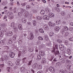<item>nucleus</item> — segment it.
I'll return each mask as SVG.
<instances>
[{
    "label": "nucleus",
    "instance_id": "obj_1",
    "mask_svg": "<svg viewBox=\"0 0 73 73\" xmlns=\"http://www.w3.org/2000/svg\"><path fill=\"white\" fill-rule=\"evenodd\" d=\"M24 16L25 17H26V18L29 17V18L30 19H31L32 18V14H31L29 15V12L26 11L25 13Z\"/></svg>",
    "mask_w": 73,
    "mask_h": 73
},
{
    "label": "nucleus",
    "instance_id": "obj_2",
    "mask_svg": "<svg viewBox=\"0 0 73 73\" xmlns=\"http://www.w3.org/2000/svg\"><path fill=\"white\" fill-rule=\"evenodd\" d=\"M62 33V35L63 37L64 36V37H66V36H68L69 35V33L65 32V30L64 29H62L61 30Z\"/></svg>",
    "mask_w": 73,
    "mask_h": 73
},
{
    "label": "nucleus",
    "instance_id": "obj_3",
    "mask_svg": "<svg viewBox=\"0 0 73 73\" xmlns=\"http://www.w3.org/2000/svg\"><path fill=\"white\" fill-rule=\"evenodd\" d=\"M27 38L29 40H33L34 38V35L32 33H30L29 34L28 33Z\"/></svg>",
    "mask_w": 73,
    "mask_h": 73
},
{
    "label": "nucleus",
    "instance_id": "obj_4",
    "mask_svg": "<svg viewBox=\"0 0 73 73\" xmlns=\"http://www.w3.org/2000/svg\"><path fill=\"white\" fill-rule=\"evenodd\" d=\"M39 65L37 63H35L32 66V67L33 69H36V68H38Z\"/></svg>",
    "mask_w": 73,
    "mask_h": 73
},
{
    "label": "nucleus",
    "instance_id": "obj_5",
    "mask_svg": "<svg viewBox=\"0 0 73 73\" xmlns=\"http://www.w3.org/2000/svg\"><path fill=\"white\" fill-rule=\"evenodd\" d=\"M9 56L11 58H14L15 57V53L13 52H10L9 54Z\"/></svg>",
    "mask_w": 73,
    "mask_h": 73
},
{
    "label": "nucleus",
    "instance_id": "obj_6",
    "mask_svg": "<svg viewBox=\"0 0 73 73\" xmlns=\"http://www.w3.org/2000/svg\"><path fill=\"white\" fill-rule=\"evenodd\" d=\"M48 25L49 26L51 27H54L55 26L56 24L54 23H52L51 22H49L48 23Z\"/></svg>",
    "mask_w": 73,
    "mask_h": 73
},
{
    "label": "nucleus",
    "instance_id": "obj_7",
    "mask_svg": "<svg viewBox=\"0 0 73 73\" xmlns=\"http://www.w3.org/2000/svg\"><path fill=\"white\" fill-rule=\"evenodd\" d=\"M27 4V2L22 3L20 5V7H25V6H26Z\"/></svg>",
    "mask_w": 73,
    "mask_h": 73
},
{
    "label": "nucleus",
    "instance_id": "obj_8",
    "mask_svg": "<svg viewBox=\"0 0 73 73\" xmlns=\"http://www.w3.org/2000/svg\"><path fill=\"white\" fill-rule=\"evenodd\" d=\"M12 35H13V33L11 31L8 32L7 33V35L8 36H12Z\"/></svg>",
    "mask_w": 73,
    "mask_h": 73
},
{
    "label": "nucleus",
    "instance_id": "obj_9",
    "mask_svg": "<svg viewBox=\"0 0 73 73\" xmlns=\"http://www.w3.org/2000/svg\"><path fill=\"white\" fill-rule=\"evenodd\" d=\"M49 69L50 71L51 72H54V71H55V70L54 69V68L53 67H50Z\"/></svg>",
    "mask_w": 73,
    "mask_h": 73
},
{
    "label": "nucleus",
    "instance_id": "obj_10",
    "mask_svg": "<svg viewBox=\"0 0 73 73\" xmlns=\"http://www.w3.org/2000/svg\"><path fill=\"white\" fill-rule=\"evenodd\" d=\"M43 19L48 20L49 19V17L48 16L46 15L43 16Z\"/></svg>",
    "mask_w": 73,
    "mask_h": 73
},
{
    "label": "nucleus",
    "instance_id": "obj_11",
    "mask_svg": "<svg viewBox=\"0 0 73 73\" xmlns=\"http://www.w3.org/2000/svg\"><path fill=\"white\" fill-rule=\"evenodd\" d=\"M20 71L21 72L24 73L25 72V68L23 67H22L20 68Z\"/></svg>",
    "mask_w": 73,
    "mask_h": 73
},
{
    "label": "nucleus",
    "instance_id": "obj_12",
    "mask_svg": "<svg viewBox=\"0 0 73 73\" xmlns=\"http://www.w3.org/2000/svg\"><path fill=\"white\" fill-rule=\"evenodd\" d=\"M48 16L50 18H51V17H54V15L52 13H50L48 14Z\"/></svg>",
    "mask_w": 73,
    "mask_h": 73
},
{
    "label": "nucleus",
    "instance_id": "obj_13",
    "mask_svg": "<svg viewBox=\"0 0 73 73\" xmlns=\"http://www.w3.org/2000/svg\"><path fill=\"white\" fill-rule=\"evenodd\" d=\"M63 28H64L63 29H64L65 31H65H68L69 30V29H68V27L67 26H63Z\"/></svg>",
    "mask_w": 73,
    "mask_h": 73
},
{
    "label": "nucleus",
    "instance_id": "obj_14",
    "mask_svg": "<svg viewBox=\"0 0 73 73\" xmlns=\"http://www.w3.org/2000/svg\"><path fill=\"white\" fill-rule=\"evenodd\" d=\"M37 58L36 59L37 60H40L41 59V56L39 54H38L37 56Z\"/></svg>",
    "mask_w": 73,
    "mask_h": 73
},
{
    "label": "nucleus",
    "instance_id": "obj_15",
    "mask_svg": "<svg viewBox=\"0 0 73 73\" xmlns=\"http://www.w3.org/2000/svg\"><path fill=\"white\" fill-rule=\"evenodd\" d=\"M8 64L9 66H13V64L11 61H8Z\"/></svg>",
    "mask_w": 73,
    "mask_h": 73
},
{
    "label": "nucleus",
    "instance_id": "obj_16",
    "mask_svg": "<svg viewBox=\"0 0 73 73\" xmlns=\"http://www.w3.org/2000/svg\"><path fill=\"white\" fill-rule=\"evenodd\" d=\"M18 28L19 31H21L23 29V28H22V25L21 24H19L18 25Z\"/></svg>",
    "mask_w": 73,
    "mask_h": 73
},
{
    "label": "nucleus",
    "instance_id": "obj_17",
    "mask_svg": "<svg viewBox=\"0 0 73 73\" xmlns=\"http://www.w3.org/2000/svg\"><path fill=\"white\" fill-rule=\"evenodd\" d=\"M41 62L42 64H45L46 63V59H45V58H43L42 59Z\"/></svg>",
    "mask_w": 73,
    "mask_h": 73
},
{
    "label": "nucleus",
    "instance_id": "obj_18",
    "mask_svg": "<svg viewBox=\"0 0 73 73\" xmlns=\"http://www.w3.org/2000/svg\"><path fill=\"white\" fill-rule=\"evenodd\" d=\"M45 12L44 10H41L40 11V13L42 15H44L45 14Z\"/></svg>",
    "mask_w": 73,
    "mask_h": 73
},
{
    "label": "nucleus",
    "instance_id": "obj_19",
    "mask_svg": "<svg viewBox=\"0 0 73 73\" xmlns=\"http://www.w3.org/2000/svg\"><path fill=\"white\" fill-rule=\"evenodd\" d=\"M44 28L45 30H48L49 28H48V26L47 25H45L44 26Z\"/></svg>",
    "mask_w": 73,
    "mask_h": 73
},
{
    "label": "nucleus",
    "instance_id": "obj_20",
    "mask_svg": "<svg viewBox=\"0 0 73 73\" xmlns=\"http://www.w3.org/2000/svg\"><path fill=\"white\" fill-rule=\"evenodd\" d=\"M20 60L18 59L17 60L16 62V64L17 65H19L20 64Z\"/></svg>",
    "mask_w": 73,
    "mask_h": 73
},
{
    "label": "nucleus",
    "instance_id": "obj_21",
    "mask_svg": "<svg viewBox=\"0 0 73 73\" xmlns=\"http://www.w3.org/2000/svg\"><path fill=\"white\" fill-rule=\"evenodd\" d=\"M67 54H68L69 55H70V54L71 52H70V49H68L66 52Z\"/></svg>",
    "mask_w": 73,
    "mask_h": 73
},
{
    "label": "nucleus",
    "instance_id": "obj_22",
    "mask_svg": "<svg viewBox=\"0 0 73 73\" xmlns=\"http://www.w3.org/2000/svg\"><path fill=\"white\" fill-rule=\"evenodd\" d=\"M39 32L40 33H44V30H43L42 29H39Z\"/></svg>",
    "mask_w": 73,
    "mask_h": 73
},
{
    "label": "nucleus",
    "instance_id": "obj_23",
    "mask_svg": "<svg viewBox=\"0 0 73 73\" xmlns=\"http://www.w3.org/2000/svg\"><path fill=\"white\" fill-rule=\"evenodd\" d=\"M54 33H53V32H50V33L49 34V35L50 36H54Z\"/></svg>",
    "mask_w": 73,
    "mask_h": 73
},
{
    "label": "nucleus",
    "instance_id": "obj_24",
    "mask_svg": "<svg viewBox=\"0 0 73 73\" xmlns=\"http://www.w3.org/2000/svg\"><path fill=\"white\" fill-rule=\"evenodd\" d=\"M61 15L63 16H65L66 15V13L64 11H62L61 13Z\"/></svg>",
    "mask_w": 73,
    "mask_h": 73
},
{
    "label": "nucleus",
    "instance_id": "obj_25",
    "mask_svg": "<svg viewBox=\"0 0 73 73\" xmlns=\"http://www.w3.org/2000/svg\"><path fill=\"white\" fill-rule=\"evenodd\" d=\"M22 21L23 23H25L27 21V19L23 18L22 19Z\"/></svg>",
    "mask_w": 73,
    "mask_h": 73
},
{
    "label": "nucleus",
    "instance_id": "obj_26",
    "mask_svg": "<svg viewBox=\"0 0 73 73\" xmlns=\"http://www.w3.org/2000/svg\"><path fill=\"white\" fill-rule=\"evenodd\" d=\"M28 50L30 52H33V49L31 47L29 48Z\"/></svg>",
    "mask_w": 73,
    "mask_h": 73
},
{
    "label": "nucleus",
    "instance_id": "obj_27",
    "mask_svg": "<svg viewBox=\"0 0 73 73\" xmlns=\"http://www.w3.org/2000/svg\"><path fill=\"white\" fill-rule=\"evenodd\" d=\"M23 13H22V12H19L18 13V15L20 17L21 16H22V15H23Z\"/></svg>",
    "mask_w": 73,
    "mask_h": 73
},
{
    "label": "nucleus",
    "instance_id": "obj_28",
    "mask_svg": "<svg viewBox=\"0 0 73 73\" xmlns=\"http://www.w3.org/2000/svg\"><path fill=\"white\" fill-rule=\"evenodd\" d=\"M11 27H12V28H14V27H15V23H11Z\"/></svg>",
    "mask_w": 73,
    "mask_h": 73
},
{
    "label": "nucleus",
    "instance_id": "obj_29",
    "mask_svg": "<svg viewBox=\"0 0 73 73\" xmlns=\"http://www.w3.org/2000/svg\"><path fill=\"white\" fill-rule=\"evenodd\" d=\"M4 40H1L0 45L1 44V45H4Z\"/></svg>",
    "mask_w": 73,
    "mask_h": 73
},
{
    "label": "nucleus",
    "instance_id": "obj_30",
    "mask_svg": "<svg viewBox=\"0 0 73 73\" xmlns=\"http://www.w3.org/2000/svg\"><path fill=\"white\" fill-rule=\"evenodd\" d=\"M60 27H59L58 26H57L55 28V30H56V31H58Z\"/></svg>",
    "mask_w": 73,
    "mask_h": 73
},
{
    "label": "nucleus",
    "instance_id": "obj_31",
    "mask_svg": "<svg viewBox=\"0 0 73 73\" xmlns=\"http://www.w3.org/2000/svg\"><path fill=\"white\" fill-rule=\"evenodd\" d=\"M8 43H9V44H12V39H9Z\"/></svg>",
    "mask_w": 73,
    "mask_h": 73
},
{
    "label": "nucleus",
    "instance_id": "obj_32",
    "mask_svg": "<svg viewBox=\"0 0 73 73\" xmlns=\"http://www.w3.org/2000/svg\"><path fill=\"white\" fill-rule=\"evenodd\" d=\"M60 23H61V21H60V20H59V21H57L56 22V24L57 25L58 24H60Z\"/></svg>",
    "mask_w": 73,
    "mask_h": 73
},
{
    "label": "nucleus",
    "instance_id": "obj_33",
    "mask_svg": "<svg viewBox=\"0 0 73 73\" xmlns=\"http://www.w3.org/2000/svg\"><path fill=\"white\" fill-rule=\"evenodd\" d=\"M18 42L19 43V44H21L22 43V42H23V41L21 39L19 38L18 40Z\"/></svg>",
    "mask_w": 73,
    "mask_h": 73
},
{
    "label": "nucleus",
    "instance_id": "obj_34",
    "mask_svg": "<svg viewBox=\"0 0 73 73\" xmlns=\"http://www.w3.org/2000/svg\"><path fill=\"white\" fill-rule=\"evenodd\" d=\"M20 10L21 11V12H22V13H23V12H25V9H23L22 8H21L20 9Z\"/></svg>",
    "mask_w": 73,
    "mask_h": 73
},
{
    "label": "nucleus",
    "instance_id": "obj_35",
    "mask_svg": "<svg viewBox=\"0 0 73 73\" xmlns=\"http://www.w3.org/2000/svg\"><path fill=\"white\" fill-rule=\"evenodd\" d=\"M33 25L34 26H36V21L34 20L33 21Z\"/></svg>",
    "mask_w": 73,
    "mask_h": 73
},
{
    "label": "nucleus",
    "instance_id": "obj_36",
    "mask_svg": "<svg viewBox=\"0 0 73 73\" xmlns=\"http://www.w3.org/2000/svg\"><path fill=\"white\" fill-rule=\"evenodd\" d=\"M69 30L71 32H73V27H70Z\"/></svg>",
    "mask_w": 73,
    "mask_h": 73
},
{
    "label": "nucleus",
    "instance_id": "obj_37",
    "mask_svg": "<svg viewBox=\"0 0 73 73\" xmlns=\"http://www.w3.org/2000/svg\"><path fill=\"white\" fill-rule=\"evenodd\" d=\"M71 67H72V65H68L67 66V68L68 69H71Z\"/></svg>",
    "mask_w": 73,
    "mask_h": 73
},
{
    "label": "nucleus",
    "instance_id": "obj_38",
    "mask_svg": "<svg viewBox=\"0 0 73 73\" xmlns=\"http://www.w3.org/2000/svg\"><path fill=\"white\" fill-rule=\"evenodd\" d=\"M16 37H17V35H14L13 37V39L14 40H16Z\"/></svg>",
    "mask_w": 73,
    "mask_h": 73
},
{
    "label": "nucleus",
    "instance_id": "obj_39",
    "mask_svg": "<svg viewBox=\"0 0 73 73\" xmlns=\"http://www.w3.org/2000/svg\"><path fill=\"white\" fill-rule=\"evenodd\" d=\"M58 61V59L57 58H54L53 60V61L54 62H56V61Z\"/></svg>",
    "mask_w": 73,
    "mask_h": 73
},
{
    "label": "nucleus",
    "instance_id": "obj_40",
    "mask_svg": "<svg viewBox=\"0 0 73 73\" xmlns=\"http://www.w3.org/2000/svg\"><path fill=\"white\" fill-rule=\"evenodd\" d=\"M59 51L57 50L56 52H54V53L55 54H59Z\"/></svg>",
    "mask_w": 73,
    "mask_h": 73
},
{
    "label": "nucleus",
    "instance_id": "obj_41",
    "mask_svg": "<svg viewBox=\"0 0 73 73\" xmlns=\"http://www.w3.org/2000/svg\"><path fill=\"white\" fill-rule=\"evenodd\" d=\"M60 73H64L65 71L63 70H61L60 71Z\"/></svg>",
    "mask_w": 73,
    "mask_h": 73
},
{
    "label": "nucleus",
    "instance_id": "obj_42",
    "mask_svg": "<svg viewBox=\"0 0 73 73\" xmlns=\"http://www.w3.org/2000/svg\"><path fill=\"white\" fill-rule=\"evenodd\" d=\"M38 39L39 40H43V38H42L41 36H39Z\"/></svg>",
    "mask_w": 73,
    "mask_h": 73
},
{
    "label": "nucleus",
    "instance_id": "obj_43",
    "mask_svg": "<svg viewBox=\"0 0 73 73\" xmlns=\"http://www.w3.org/2000/svg\"><path fill=\"white\" fill-rule=\"evenodd\" d=\"M39 53L40 54H41V55H44V52L42 51L41 52H39Z\"/></svg>",
    "mask_w": 73,
    "mask_h": 73
},
{
    "label": "nucleus",
    "instance_id": "obj_44",
    "mask_svg": "<svg viewBox=\"0 0 73 73\" xmlns=\"http://www.w3.org/2000/svg\"><path fill=\"white\" fill-rule=\"evenodd\" d=\"M12 14V12H9V13H7V15H8V16H11V15Z\"/></svg>",
    "mask_w": 73,
    "mask_h": 73
},
{
    "label": "nucleus",
    "instance_id": "obj_45",
    "mask_svg": "<svg viewBox=\"0 0 73 73\" xmlns=\"http://www.w3.org/2000/svg\"><path fill=\"white\" fill-rule=\"evenodd\" d=\"M64 44L66 45H68L69 44V42L67 41H65L64 42Z\"/></svg>",
    "mask_w": 73,
    "mask_h": 73
},
{
    "label": "nucleus",
    "instance_id": "obj_46",
    "mask_svg": "<svg viewBox=\"0 0 73 73\" xmlns=\"http://www.w3.org/2000/svg\"><path fill=\"white\" fill-rule=\"evenodd\" d=\"M57 42L58 43H60V44H61L62 42V40H61L60 39H58L57 40Z\"/></svg>",
    "mask_w": 73,
    "mask_h": 73
},
{
    "label": "nucleus",
    "instance_id": "obj_47",
    "mask_svg": "<svg viewBox=\"0 0 73 73\" xmlns=\"http://www.w3.org/2000/svg\"><path fill=\"white\" fill-rule=\"evenodd\" d=\"M36 19L39 20H41L42 19L40 17H36Z\"/></svg>",
    "mask_w": 73,
    "mask_h": 73
},
{
    "label": "nucleus",
    "instance_id": "obj_48",
    "mask_svg": "<svg viewBox=\"0 0 73 73\" xmlns=\"http://www.w3.org/2000/svg\"><path fill=\"white\" fill-rule=\"evenodd\" d=\"M4 57L5 60H8V57L7 55L5 56Z\"/></svg>",
    "mask_w": 73,
    "mask_h": 73
},
{
    "label": "nucleus",
    "instance_id": "obj_49",
    "mask_svg": "<svg viewBox=\"0 0 73 73\" xmlns=\"http://www.w3.org/2000/svg\"><path fill=\"white\" fill-rule=\"evenodd\" d=\"M25 72L26 73H31V71H30L27 70H25Z\"/></svg>",
    "mask_w": 73,
    "mask_h": 73
},
{
    "label": "nucleus",
    "instance_id": "obj_50",
    "mask_svg": "<svg viewBox=\"0 0 73 73\" xmlns=\"http://www.w3.org/2000/svg\"><path fill=\"white\" fill-rule=\"evenodd\" d=\"M66 63H67L68 64L69 63H70V61L68 59H67L66 60Z\"/></svg>",
    "mask_w": 73,
    "mask_h": 73
},
{
    "label": "nucleus",
    "instance_id": "obj_51",
    "mask_svg": "<svg viewBox=\"0 0 73 73\" xmlns=\"http://www.w3.org/2000/svg\"><path fill=\"white\" fill-rule=\"evenodd\" d=\"M38 68L39 69V70H40L42 69V66H41L40 65H39V66L38 67Z\"/></svg>",
    "mask_w": 73,
    "mask_h": 73
},
{
    "label": "nucleus",
    "instance_id": "obj_52",
    "mask_svg": "<svg viewBox=\"0 0 73 73\" xmlns=\"http://www.w3.org/2000/svg\"><path fill=\"white\" fill-rule=\"evenodd\" d=\"M13 11L14 13H16V12H17V10H16V8H14L13 10Z\"/></svg>",
    "mask_w": 73,
    "mask_h": 73
},
{
    "label": "nucleus",
    "instance_id": "obj_53",
    "mask_svg": "<svg viewBox=\"0 0 73 73\" xmlns=\"http://www.w3.org/2000/svg\"><path fill=\"white\" fill-rule=\"evenodd\" d=\"M26 8L27 9H29V8H30L31 7H30L29 5H27L26 6Z\"/></svg>",
    "mask_w": 73,
    "mask_h": 73
},
{
    "label": "nucleus",
    "instance_id": "obj_54",
    "mask_svg": "<svg viewBox=\"0 0 73 73\" xmlns=\"http://www.w3.org/2000/svg\"><path fill=\"white\" fill-rule=\"evenodd\" d=\"M60 62H58L56 63V66H59L60 65Z\"/></svg>",
    "mask_w": 73,
    "mask_h": 73
},
{
    "label": "nucleus",
    "instance_id": "obj_55",
    "mask_svg": "<svg viewBox=\"0 0 73 73\" xmlns=\"http://www.w3.org/2000/svg\"><path fill=\"white\" fill-rule=\"evenodd\" d=\"M3 35V34L1 31H0V37H2Z\"/></svg>",
    "mask_w": 73,
    "mask_h": 73
},
{
    "label": "nucleus",
    "instance_id": "obj_56",
    "mask_svg": "<svg viewBox=\"0 0 73 73\" xmlns=\"http://www.w3.org/2000/svg\"><path fill=\"white\" fill-rule=\"evenodd\" d=\"M69 40H70V41H73V37H71L70 38H69Z\"/></svg>",
    "mask_w": 73,
    "mask_h": 73
},
{
    "label": "nucleus",
    "instance_id": "obj_57",
    "mask_svg": "<svg viewBox=\"0 0 73 73\" xmlns=\"http://www.w3.org/2000/svg\"><path fill=\"white\" fill-rule=\"evenodd\" d=\"M7 72H10V68L9 67H7Z\"/></svg>",
    "mask_w": 73,
    "mask_h": 73
},
{
    "label": "nucleus",
    "instance_id": "obj_58",
    "mask_svg": "<svg viewBox=\"0 0 73 73\" xmlns=\"http://www.w3.org/2000/svg\"><path fill=\"white\" fill-rule=\"evenodd\" d=\"M59 47L60 48H63V45H62V44H60L59 46Z\"/></svg>",
    "mask_w": 73,
    "mask_h": 73
},
{
    "label": "nucleus",
    "instance_id": "obj_59",
    "mask_svg": "<svg viewBox=\"0 0 73 73\" xmlns=\"http://www.w3.org/2000/svg\"><path fill=\"white\" fill-rule=\"evenodd\" d=\"M9 18L10 20H12V19H13V16H10L9 17Z\"/></svg>",
    "mask_w": 73,
    "mask_h": 73
},
{
    "label": "nucleus",
    "instance_id": "obj_60",
    "mask_svg": "<svg viewBox=\"0 0 73 73\" xmlns=\"http://www.w3.org/2000/svg\"><path fill=\"white\" fill-rule=\"evenodd\" d=\"M27 58H23V62H25V61H26V60H27Z\"/></svg>",
    "mask_w": 73,
    "mask_h": 73
},
{
    "label": "nucleus",
    "instance_id": "obj_61",
    "mask_svg": "<svg viewBox=\"0 0 73 73\" xmlns=\"http://www.w3.org/2000/svg\"><path fill=\"white\" fill-rule=\"evenodd\" d=\"M14 29L16 31H17V27H14Z\"/></svg>",
    "mask_w": 73,
    "mask_h": 73
},
{
    "label": "nucleus",
    "instance_id": "obj_62",
    "mask_svg": "<svg viewBox=\"0 0 73 73\" xmlns=\"http://www.w3.org/2000/svg\"><path fill=\"white\" fill-rule=\"evenodd\" d=\"M41 41H40V40H38V44H41Z\"/></svg>",
    "mask_w": 73,
    "mask_h": 73
},
{
    "label": "nucleus",
    "instance_id": "obj_63",
    "mask_svg": "<svg viewBox=\"0 0 73 73\" xmlns=\"http://www.w3.org/2000/svg\"><path fill=\"white\" fill-rule=\"evenodd\" d=\"M53 50L52 51L53 52H55V47H53Z\"/></svg>",
    "mask_w": 73,
    "mask_h": 73
},
{
    "label": "nucleus",
    "instance_id": "obj_64",
    "mask_svg": "<svg viewBox=\"0 0 73 73\" xmlns=\"http://www.w3.org/2000/svg\"><path fill=\"white\" fill-rule=\"evenodd\" d=\"M2 27H5V24H3L2 25Z\"/></svg>",
    "mask_w": 73,
    "mask_h": 73
}]
</instances>
